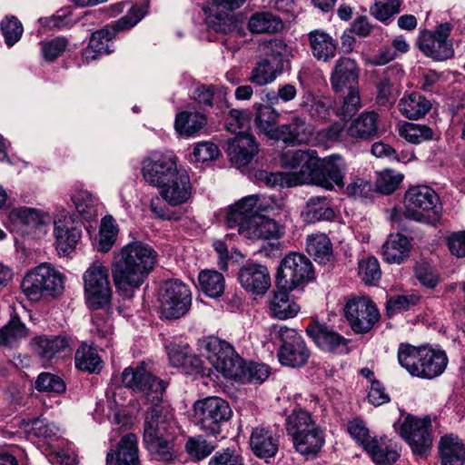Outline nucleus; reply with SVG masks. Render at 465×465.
Wrapping results in <instances>:
<instances>
[{"label":"nucleus","instance_id":"f257e3e1","mask_svg":"<svg viewBox=\"0 0 465 465\" xmlns=\"http://www.w3.org/2000/svg\"><path fill=\"white\" fill-rule=\"evenodd\" d=\"M157 252L148 243L134 241L114 252L112 277L119 290L139 288L157 262Z\"/></svg>","mask_w":465,"mask_h":465},{"label":"nucleus","instance_id":"f03ea898","mask_svg":"<svg viewBox=\"0 0 465 465\" xmlns=\"http://www.w3.org/2000/svg\"><path fill=\"white\" fill-rule=\"evenodd\" d=\"M176 426L173 414L161 403H153L145 412L143 444L152 457L169 463L176 457Z\"/></svg>","mask_w":465,"mask_h":465},{"label":"nucleus","instance_id":"7ed1b4c3","mask_svg":"<svg viewBox=\"0 0 465 465\" xmlns=\"http://www.w3.org/2000/svg\"><path fill=\"white\" fill-rule=\"evenodd\" d=\"M398 361L411 375L430 380L443 373L448 364V357L441 350L401 343Z\"/></svg>","mask_w":465,"mask_h":465},{"label":"nucleus","instance_id":"20e7f679","mask_svg":"<svg viewBox=\"0 0 465 465\" xmlns=\"http://www.w3.org/2000/svg\"><path fill=\"white\" fill-rule=\"evenodd\" d=\"M287 434L293 448L303 456L316 455L325 442L323 430L313 420L312 414L301 408L292 410L285 420Z\"/></svg>","mask_w":465,"mask_h":465},{"label":"nucleus","instance_id":"39448f33","mask_svg":"<svg viewBox=\"0 0 465 465\" xmlns=\"http://www.w3.org/2000/svg\"><path fill=\"white\" fill-rule=\"evenodd\" d=\"M21 288L31 302L55 299L64 292V275L49 264L42 263L25 276Z\"/></svg>","mask_w":465,"mask_h":465},{"label":"nucleus","instance_id":"423d86ee","mask_svg":"<svg viewBox=\"0 0 465 465\" xmlns=\"http://www.w3.org/2000/svg\"><path fill=\"white\" fill-rule=\"evenodd\" d=\"M442 207L436 192L429 186L411 187L404 196V216L415 222L436 225Z\"/></svg>","mask_w":465,"mask_h":465},{"label":"nucleus","instance_id":"0eeeda50","mask_svg":"<svg viewBox=\"0 0 465 465\" xmlns=\"http://www.w3.org/2000/svg\"><path fill=\"white\" fill-rule=\"evenodd\" d=\"M158 302L161 319H180L185 316L192 307L191 288L179 279L165 281L161 286Z\"/></svg>","mask_w":465,"mask_h":465},{"label":"nucleus","instance_id":"6e6552de","mask_svg":"<svg viewBox=\"0 0 465 465\" xmlns=\"http://www.w3.org/2000/svg\"><path fill=\"white\" fill-rule=\"evenodd\" d=\"M194 420L204 433L216 436L231 420L232 411L229 403L220 397H207L193 405Z\"/></svg>","mask_w":465,"mask_h":465},{"label":"nucleus","instance_id":"1a4fd4ad","mask_svg":"<svg viewBox=\"0 0 465 465\" xmlns=\"http://www.w3.org/2000/svg\"><path fill=\"white\" fill-rule=\"evenodd\" d=\"M314 277L312 262L303 254H287L278 267L275 285L279 290L293 291L303 287Z\"/></svg>","mask_w":465,"mask_h":465},{"label":"nucleus","instance_id":"9d476101","mask_svg":"<svg viewBox=\"0 0 465 465\" xmlns=\"http://www.w3.org/2000/svg\"><path fill=\"white\" fill-rule=\"evenodd\" d=\"M83 279L85 302L89 309L100 310L110 304L112 288L108 269L101 261H94L84 273Z\"/></svg>","mask_w":465,"mask_h":465},{"label":"nucleus","instance_id":"9b49d317","mask_svg":"<svg viewBox=\"0 0 465 465\" xmlns=\"http://www.w3.org/2000/svg\"><path fill=\"white\" fill-rule=\"evenodd\" d=\"M144 15L142 7L134 6L129 12L112 25L105 26L94 32L90 37L87 48L84 51L86 60H95L101 54H110L109 42L118 32L134 27Z\"/></svg>","mask_w":465,"mask_h":465},{"label":"nucleus","instance_id":"f8f14e48","mask_svg":"<svg viewBox=\"0 0 465 465\" xmlns=\"http://www.w3.org/2000/svg\"><path fill=\"white\" fill-rule=\"evenodd\" d=\"M395 430L409 444L414 455L425 457L432 447L433 435L430 419L408 415L394 424Z\"/></svg>","mask_w":465,"mask_h":465},{"label":"nucleus","instance_id":"ddd939ff","mask_svg":"<svg viewBox=\"0 0 465 465\" xmlns=\"http://www.w3.org/2000/svg\"><path fill=\"white\" fill-rule=\"evenodd\" d=\"M225 223L228 228L237 227L241 236L252 241L278 239L281 236L279 224L264 215L244 218L239 213H232Z\"/></svg>","mask_w":465,"mask_h":465},{"label":"nucleus","instance_id":"4468645a","mask_svg":"<svg viewBox=\"0 0 465 465\" xmlns=\"http://www.w3.org/2000/svg\"><path fill=\"white\" fill-rule=\"evenodd\" d=\"M278 333L282 342L277 351L279 362L291 368L304 366L311 357V351L302 336L287 326H281Z\"/></svg>","mask_w":465,"mask_h":465},{"label":"nucleus","instance_id":"2eb2a0df","mask_svg":"<svg viewBox=\"0 0 465 465\" xmlns=\"http://www.w3.org/2000/svg\"><path fill=\"white\" fill-rule=\"evenodd\" d=\"M345 318L357 334L369 332L380 320V312L368 297H352L344 306Z\"/></svg>","mask_w":465,"mask_h":465},{"label":"nucleus","instance_id":"dca6fc26","mask_svg":"<svg viewBox=\"0 0 465 465\" xmlns=\"http://www.w3.org/2000/svg\"><path fill=\"white\" fill-rule=\"evenodd\" d=\"M315 162L305 183L315 184L326 190H332L335 185L343 186L345 164L340 155L331 154L321 159L317 154Z\"/></svg>","mask_w":465,"mask_h":465},{"label":"nucleus","instance_id":"f3484780","mask_svg":"<svg viewBox=\"0 0 465 465\" xmlns=\"http://www.w3.org/2000/svg\"><path fill=\"white\" fill-rule=\"evenodd\" d=\"M206 361L223 376L234 379L242 363V359L233 347L226 341L211 339L205 346Z\"/></svg>","mask_w":465,"mask_h":465},{"label":"nucleus","instance_id":"a211bd4d","mask_svg":"<svg viewBox=\"0 0 465 465\" xmlns=\"http://www.w3.org/2000/svg\"><path fill=\"white\" fill-rule=\"evenodd\" d=\"M122 381L125 387L134 391L141 392L148 399L152 397V404L161 403L165 385L162 380L148 371L143 364L136 368H125L122 374Z\"/></svg>","mask_w":465,"mask_h":465},{"label":"nucleus","instance_id":"6ab92c4d","mask_svg":"<svg viewBox=\"0 0 465 465\" xmlns=\"http://www.w3.org/2000/svg\"><path fill=\"white\" fill-rule=\"evenodd\" d=\"M54 224L57 251L64 255L69 254L82 238L84 226L82 221L77 215L62 210L55 215Z\"/></svg>","mask_w":465,"mask_h":465},{"label":"nucleus","instance_id":"aec40b11","mask_svg":"<svg viewBox=\"0 0 465 465\" xmlns=\"http://www.w3.org/2000/svg\"><path fill=\"white\" fill-rule=\"evenodd\" d=\"M142 165L143 178L153 186L166 183L178 171L177 158L173 152L153 153L143 161Z\"/></svg>","mask_w":465,"mask_h":465},{"label":"nucleus","instance_id":"412c9836","mask_svg":"<svg viewBox=\"0 0 465 465\" xmlns=\"http://www.w3.org/2000/svg\"><path fill=\"white\" fill-rule=\"evenodd\" d=\"M306 333L322 350L329 352L348 353L350 340L325 322L313 320L306 327Z\"/></svg>","mask_w":465,"mask_h":465},{"label":"nucleus","instance_id":"4be33fe9","mask_svg":"<svg viewBox=\"0 0 465 465\" xmlns=\"http://www.w3.org/2000/svg\"><path fill=\"white\" fill-rule=\"evenodd\" d=\"M317 152L315 150H293L282 154V165L289 169H300L298 172L286 173L289 184H303L309 179V173L314 166Z\"/></svg>","mask_w":465,"mask_h":465},{"label":"nucleus","instance_id":"5701e85b","mask_svg":"<svg viewBox=\"0 0 465 465\" xmlns=\"http://www.w3.org/2000/svg\"><path fill=\"white\" fill-rule=\"evenodd\" d=\"M273 140L286 145L297 146L308 143L313 135V127L302 115H292L289 122L276 127Z\"/></svg>","mask_w":465,"mask_h":465},{"label":"nucleus","instance_id":"b1692460","mask_svg":"<svg viewBox=\"0 0 465 465\" xmlns=\"http://www.w3.org/2000/svg\"><path fill=\"white\" fill-rule=\"evenodd\" d=\"M241 286L253 295H264L271 287V275L267 266L249 262L238 272Z\"/></svg>","mask_w":465,"mask_h":465},{"label":"nucleus","instance_id":"393cba45","mask_svg":"<svg viewBox=\"0 0 465 465\" xmlns=\"http://www.w3.org/2000/svg\"><path fill=\"white\" fill-rule=\"evenodd\" d=\"M227 154L238 168L248 165L259 152L258 143L252 134L239 132L227 141Z\"/></svg>","mask_w":465,"mask_h":465},{"label":"nucleus","instance_id":"a878e982","mask_svg":"<svg viewBox=\"0 0 465 465\" xmlns=\"http://www.w3.org/2000/svg\"><path fill=\"white\" fill-rule=\"evenodd\" d=\"M360 68L357 62L350 57H340L331 74V84L336 93L358 87Z\"/></svg>","mask_w":465,"mask_h":465},{"label":"nucleus","instance_id":"bb28decb","mask_svg":"<svg viewBox=\"0 0 465 465\" xmlns=\"http://www.w3.org/2000/svg\"><path fill=\"white\" fill-rule=\"evenodd\" d=\"M280 437L263 426L255 427L250 437V448L260 459L272 458L278 452Z\"/></svg>","mask_w":465,"mask_h":465},{"label":"nucleus","instance_id":"cd10ccee","mask_svg":"<svg viewBox=\"0 0 465 465\" xmlns=\"http://www.w3.org/2000/svg\"><path fill=\"white\" fill-rule=\"evenodd\" d=\"M161 194L173 206L185 203L191 196V183L185 171H177L166 183H163Z\"/></svg>","mask_w":465,"mask_h":465},{"label":"nucleus","instance_id":"c85d7f7f","mask_svg":"<svg viewBox=\"0 0 465 465\" xmlns=\"http://www.w3.org/2000/svg\"><path fill=\"white\" fill-rule=\"evenodd\" d=\"M106 465H140L138 439L134 433L121 438L116 450L107 453Z\"/></svg>","mask_w":465,"mask_h":465},{"label":"nucleus","instance_id":"c756f323","mask_svg":"<svg viewBox=\"0 0 465 465\" xmlns=\"http://www.w3.org/2000/svg\"><path fill=\"white\" fill-rule=\"evenodd\" d=\"M365 451L377 465H391L401 457V446L387 437H373Z\"/></svg>","mask_w":465,"mask_h":465},{"label":"nucleus","instance_id":"7c9ffc66","mask_svg":"<svg viewBox=\"0 0 465 465\" xmlns=\"http://www.w3.org/2000/svg\"><path fill=\"white\" fill-rule=\"evenodd\" d=\"M379 120L378 113L363 112L350 124L347 134L352 138L372 140L379 134Z\"/></svg>","mask_w":465,"mask_h":465},{"label":"nucleus","instance_id":"2f4dec72","mask_svg":"<svg viewBox=\"0 0 465 465\" xmlns=\"http://www.w3.org/2000/svg\"><path fill=\"white\" fill-rule=\"evenodd\" d=\"M282 206V200H278L275 197H270L268 200L264 198H261L257 194H252L246 196L236 203L232 207L230 208L226 214V219L232 213H239L244 216V218H249L252 216L258 215L255 213L254 209L260 211H269L274 210V208H280Z\"/></svg>","mask_w":465,"mask_h":465},{"label":"nucleus","instance_id":"473e14b6","mask_svg":"<svg viewBox=\"0 0 465 465\" xmlns=\"http://www.w3.org/2000/svg\"><path fill=\"white\" fill-rule=\"evenodd\" d=\"M312 55L328 62L336 55L337 41L323 30H312L307 35Z\"/></svg>","mask_w":465,"mask_h":465},{"label":"nucleus","instance_id":"72a5a7b5","mask_svg":"<svg viewBox=\"0 0 465 465\" xmlns=\"http://www.w3.org/2000/svg\"><path fill=\"white\" fill-rule=\"evenodd\" d=\"M30 345L39 358L49 361L57 352L68 347L69 341L60 335H39L31 340Z\"/></svg>","mask_w":465,"mask_h":465},{"label":"nucleus","instance_id":"f704fd0d","mask_svg":"<svg viewBox=\"0 0 465 465\" xmlns=\"http://www.w3.org/2000/svg\"><path fill=\"white\" fill-rule=\"evenodd\" d=\"M440 465H463L465 462V446L452 434L441 437L439 443Z\"/></svg>","mask_w":465,"mask_h":465},{"label":"nucleus","instance_id":"c9c22d12","mask_svg":"<svg viewBox=\"0 0 465 465\" xmlns=\"http://www.w3.org/2000/svg\"><path fill=\"white\" fill-rule=\"evenodd\" d=\"M430 31L421 33L418 46L420 50L429 57L434 60L442 61L450 58L453 55V49L450 43L435 38Z\"/></svg>","mask_w":465,"mask_h":465},{"label":"nucleus","instance_id":"e433bc0d","mask_svg":"<svg viewBox=\"0 0 465 465\" xmlns=\"http://www.w3.org/2000/svg\"><path fill=\"white\" fill-rule=\"evenodd\" d=\"M302 215L307 223H315L333 220L335 213L327 197L314 196L308 200Z\"/></svg>","mask_w":465,"mask_h":465},{"label":"nucleus","instance_id":"4c0bfd02","mask_svg":"<svg viewBox=\"0 0 465 465\" xmlns=\"http://www.w3.org/2000/svg\"><path fill=\"white\" fill-rule=\"evenodd\" d=\"M411 244L401 233L391 234L381 247L383 260L388 263H401L409 256Z\"/></svg>","mask_w":465,"mask_h":465},{"label":"nucleus","instance_id":"58836bf2","mask_svg":"<svg viewBox=\"0 0 465 465\" xmlns=\"http://www.w3.org/2000/svg\"><path fill=\"white\" fill-rule=\"evenodd\" d=\"M401 114L411 120L420 119L430 110V102L419 93L404 95L398 103Z\"/></svg>","mask_w":465,"mask_h":465},{"label":"nucleus","instance_id":"ea45409f","mask_svg":"<svg viewBox=\"0 0 465 465\" xmlns=\"http://www.w3.org/2000/svg\"><path fill=\"white\" fill-rule=\"evenodd\" d=\"M254 125L256 129L273 140V133L276 131L275 124L278 122L280 114L276 109L265 104H254Z\"/></svg>","mask_w":465,"mask_h":465},{"label":"nucleus","instance_id":"a19ab883","mask_svg":"<svg viewBox=\"0 0 465 465\" xmlns=\"http://www.w3.org/2000/svg\"><path fill=\"white\" fill-rule=\"evenodd\" d=\"M289 292L278 289V292L274 293L270 302V311L272 317L286 320L294 317L300 311V306L293 300H290Z\"/></svg>","mask_w":465,"mask_h":465},{"label":"nucleus","instance_id":"79ce46f5","mask_svg":"<svg viewBox=\"0 0 465 465\" xmlns=\"http://www.w3.org/2000/svg\"><path fill=\"white\" fill-rule=\"evenodd\" d=\"M199 289L211 298L221 297L225 290L223 273L215 270H203L198 275Z\"/></svg>","mask_w":465,"mask_h":465},{"label":"nucleus","instance_id":"37998d69","mask_svg":"<svg viewBox=\"0 0 465 465\" xmlns=\"http://www.w3.org/2000/svg\"><path fill=\"white\" fill-rule=\"evenodd\" d=\"M102 360L96 348L83 342L75 351V367L81 371L94 373L102 369Z\"/></svg>","mask_w":465,"mask_h":465},{"label":"nucleus","instance_id":"c03bdc74","mask_svg":"<svg viewBox=\"0 0 465 465\" xmlns=\"http://www.w3.org/2000/svg\"><path fill=\"white\" fill-rule=\"evenodd\" d=\"M28 335V328L17 314H13L8 322L0 329V346L13 347Z\"/></svg>","mask_w":465,"mask_h":465},{"label":"nucleus","instance_id":"a18cd8bd","mask_svg":"<svg viewBox=\"0 0 465 465\" xmlns=\"http://www.w3.org/2000/svg\"><path fill=\"white\" fill-rule=\"evenodd\" d=\"M306 251L319 263L324 264L332 258V244L324 233L309 235Z\"/></svg>","mask_w":465,"mask_h":465},{"label":"nucleus","instance_id":"49530a36","mask_svg":"<svg viewBox=\"0 0 465 465\" xmlns=\"http://www.w3.org/2000/svg\"><path fill=\"white\" fill-rule=\"evenodd\" d=\"M207 124L206 116L198 112H181L175 118V129L183 135L192 136Z\"/></svg>","mask_w":465,"mask_h":465},{"label":"nucleus","instance_id":"de8ad7c7","mask_svg":"<svg viewBox=\"0 0 465 465\" xmlns=\"http://www.w3.org/2000/svg\"><path fill=\"white\" fill-rule=\"evenodd\" d=\"M283 70L281 69L279 62H276L273 64L269 62V60L261 58L255 67L252 70L249 80L252 84L262 86L273 82L277 75L281 74Z\"/></svg>","mask_w":465,"mask_h":465},{"label":"nucleus","instance_id":"09e8293b","mask_svg":"<svg viewBox=\"0 0 465 465\" xmlns=\"http://www.w3.org/2000/svg\"><path fill=\"white\" fill-rule=\"evenodd\" d=\"M261 49L262 59L269 60L273 64L279 62L281 69L284 70V63L291 54V48L282 39L273 38L266 41L261 45Z\"/></svg>","mask_w":465,"mask_h":465},{"label":"nucleus","instance_id":"8fccbe9b","mask_svg":"<svg viewBox=\"0 0 465 465\" xmlns=\"http://www.w3.org/2000/svg\"><path fill=\"white\" fill-rule=\"evenodd\" d=\"M269 375L270 368L268 365L252 361L247 363L242 360L235 380L242 382L262 383Z\"/></svg>","mask_w":465,"mask_h":465},{"label":"nucleus","instance_id":"3c124183","mask_svg":"<svg viewBox=\"0 0 465 465\" xmlns=\"http://www.w3.org/2000/svg\"><path fill=\"white\" fill-rule=\"evenodd\" d=\"M248 28L256 34L275 33L282 28V23L279 17L271 13H257L250 18Z\"/></svg>","mask_w":465,"mask_h":465},{"label":"nucleus","instance_id":"603ef678","mask_svg":"<svg viewBox=\"0 0 465 465\" xmlns=\"http://www.w3.org/2000/svg\"><path fill=\"white\" fill-rule=\"evenodd\" d=\"M389 69L383 71L375 82V102L378 105L384 107L392 105L396 101L395 88L389 76Z\"/></svg>","mask_w":465,"mask_h":465},{"label":"nucleus","instance_id":"864d4df0","mask_svg":"<svg viewBox=\"0 0 465 465\" xmlns=\"http://www.w3.org/2000/svg\"><path fill=\"white\" fill-rule=\"evenodd\" d=\"M399 134L409 143L418 144L431 140L434 132L424 124L406 123L400 128Z\"/></svg>","mask_w":465,"mask_h":465},{"label":"nucleus","instance_id":"5fc2aeb1","mask_svg":"<svg viewBox=\"0 0 465 465\" xmlns=\"http://www.w3.org/2000/svg\"><path fill=\"white\" fill-rule=\"evenodd\" d=\"M118 230L112 216L103 218L99 232V241L97 250L102 252H107L114 244Z\"/></svg>","mask_w":465,"mask_h":465},{"label":"nucleus","instance_id":"6e6d98bb","mask_svg":"<svg viewBox=\"0 0 465 465\" xmlns=\"http://www.w3.org/2000/svg\"><path fill=\"white\" fill-rule=\"evenodd\" d=\"M252 113L249 110L231 109L225 117L224 127L227 131L237 134L250 128Z\"/></svg>","mask_w":465,"mask_h":465},{"label":"nucleus","instance_id":"4d7b16f0","mask_svg":"<svg viewBox=\"0 0 465 465\" xmlns=\"http://www.w3.org/2000/svg\"><path fill=\"white\" fill-rule=\"evenodd\" d=\"M205 15V23L209 28L217 33L227 34L232 30V21L229 13L213 14L212 8L207 5L203 6Z\"/></svg>","mask_w":465,"mask_h":465},{"label":"nucleus","instance_id":"13d9d810","mask_svg":"<svg viewBox=\"0 0 465 465\" xmlns=\"http://www.w3.org/2000/svg\"><path fill=\"white\" fill-rule=\"evenodd\" d=\"M0 29L8 46L17 43L24 31L21 22L14 15L5 16L0 23Z\"/></svg>","mask_w":465,"mask_h":465},{"label":"nucleus","instance_id":"bf43d9fd","mask_svg":"<svg viewBox=\"0 0 465 465\" xmlns=\"http://www.w3.org/2000/svg\"><path fill=\"white\" fill-rule=\"evenodd\" d=\"M254 180L258 184H263L269 188H283L295 186L289 184L290 181L286 173H272L265 170H258L254 173Z\"/></svg>","mask_w":465,"mask_h":465},{"label":"nucleus","instance_id":"052dcab7","mask_svg":"<svg viewBox=\"0 0 465 465\" xmlns=\"http://www.w3.org/2000/svg\"><path fill=\"white\" fill-rule=\"evenodd\" d=\"M403 179V175L393 170H384L378 173L375 182L376 190L383 194L393 193Z\"/></svg>","mask_w":465,"mask_h":465},{"label":"nucleus","instance_id":"680f3d73","mask_svg":"<svg viewBox=\"0 0 465 465\" xmlns=\"http://www.w3.org/2000/svg\"><path fill=\"white\" fill-rule=\"evenodd\" d=\"M214 449L215 445L209 442L202 435L190 438L185 444L186 451L197 460H202L208 457Z\"/></svg>","mask_w":465,"mask_h":465},{"label":"nucleus","instance_id":"e2e57ef3","mask_svg":"<svg viewBox=\"0 0 465 465\" xmlns=\"http://www.w3.org/2000/svg\"><path fill=\"white\" fill-rule=\"evenodd\" d=\"M77 212L85 218H90L96 212L97 199L87 191H78L72 196Z\"/></svg>","mask_w":465,"mask_h":465},{"label":"nucleus","instance_id":"0e129e2a","mask_svg":"<svg viewBox=\"0 0 465 465\" xmlns=\"http://www.w3.org/2000/svg\"><path fill=\"white\" fill-rule=\"evenodd\" d=\"M223 94H224L223 91L213 84H202L195 88L193 99L203 109H211L213 107V101Z\"/></svg>","mask_w":465,"mask_h":465},{"label":"nucleus","instance_id":"69168bd1","mask_svg":"<svg viewBox=\"0 0 465 465\" xmlns=\"http://www.w3.org/2000/svg\"><path fill=\"white\" fill-rule=\"evenodd\" d=\"M35 387L38 391L62 393L65 391L64 381L57 375L42 372L37 377Z\"/></svg>","mask_w":465,"mask_h":465},{"label":"nucleus","instance_id":"338daca9","mask_svg":"<svg viewBox=\"0 0 465 465\" xmlns=\"http://www.w3.org/2000/svg\"><path fill=\"white\" fill-rule=\"evenodd\" d=\"M401 0H380L371 6L370 11L380 21H386L400 13Z\"/></svg>","mask_w":465,"mask_h":465},{"label":"nucleus","instance_id":"774afa93","mask_svg":"<svg viewBox=\"0 0 465 465\" xmlns=\"http://www.w3.org/2000/svg\"><path fill=\"white\" fill-rule=\"evenodd\" d=\"M208 465H245L242 455L233 448L216 451L209 460Z\"/></svg>","mask_w":465,"mask_h":465}]
</instances>
